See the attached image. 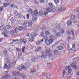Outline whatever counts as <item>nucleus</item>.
<instances>
[{
    "mask_svg": "<svg viewBox=\"0 0 79 79\" xmlns=\"http://www.w3.org/2000/svg\"><path fill=\"white\" fill-rule=\"evenodd\" d=\"M49 40L46 39L45 41L46 44L47 45H49L50 44H52L53 42V41L55 40L56 39L55 36L52 35H50L49 37Z\"/></svg>",
    "mask_w": 79,
    "mask_h": 79,
    "instance_id": "1",
    "label": "nucleus"
},
{
    "mask_svg": "<svg viewBox=\"0 0 79 79\" xmlns=\"http://www.w3.org/2000/svg\"><path fill=\"white\" fill-rule=\"evenodd\" d=\"M56 8L58 10V11L60 12H64V11H66V8L61 6H57Z\"/></svg>",
    "mask_w": 79,
    "mask_h": 79,
    "instance_id": "2",
    "label": "nucleus"
},
{
    "mask_svg": "<svg viewBox=\"0 0 79 79\" xmlns=\"http://www.w3.org/2000/svg\"><path fill=\"white\" fill-rule=\"evenodd\" d=\"M50 51H51L50 49H48L46 50L44 53H46V56L49 57H50L52 56V53Z\"/></svg>",
    "mask_w": 79,
    "mask_h": 79,
    "instance_id": "3",
    "label": "nucleus"
},
{
    "mask_svg": "<svg viewBox=\"0 0 79 79\" xmlns=\"http://www.w3.org/2000/svg\"><path fill=\"white\" fill-rule=\"evenodd\" d=\"M30 35L31 36V38L30 39L29 41V42H32L34 40V37H36V35H35V33H31Z\"/></svg>",
    "mask_w": 79,
    "mask_h": 79,
    "instance_id": "4",
    "label": "nucleus"
},
{
    "mask_svg": "<svg viewBox=\"0 0 79 79\" xmlns=\"http://www.w3.org/2000/svg\"><path fill=\"white\" fill-rule=\"evenodd\" d=\"M66 32L68 35H69L71 34V32L73 35V36H74V31H73V29H72L71 31L70 30H68L66 31Z\"/></svg>",
    "mask_w": 79,
    "mask_h": 79,
    "instance_id": "5",
    "label": "nucleus"
},
{
    "mask_svg": "<svg viewBox=\"0 0 79 79\" xmlns=\"http://www.w3.org/2000/svg\"><path fill=\"white\" fill-rule=\"evenodd\" d=\"M3 34L5 37H9V31L8 30H6L4 31Z\"/></svg>",
    "mask_w": 79,
    "mask_h": 79,
    "instance_id": "6",
    "label": "nucleus"
},
{
    "mask_svg": "<svg viewBox=\"0 0 79 79\" xmlns=\"http://www.w3.org/2000/svg\"><path fill=\"white\" fill-rule=\"evenodd\" d=\"M46 10L48 13L52 12V8H50L48 6H47L46 7Z\"/></svg>",
    "mask_w": 79,
    "mask_h": 79,
    "instance_id": "7",
    "label": "nucleus"
},
{
    "mask_svg": "<svg viewBox=\"0 0 79 79\" xmlns=\"http://www.w3.org/2000/svg\"><path fill=\"white\" fill-rule=\"evenodd\" d=\"M25 66L27 68H29L31 67V64L28 62H26L25 63Z\"/></svg>",
    "mask_w": 79,
    "mask_h": 79,
    "instance_id": "8",
    "label": "nucleus"
},
{
    "mask_svg": "<svg viewBox=\"0 0 79 79\" xmlns=\"http://www.w3.org/2000/svg\"><path fill=\"white\" fill-rule=\"evenodd\" d=\"M9 34L10 35H12V36L14 35V34H15V31L13 30H11L10 31Z\"/></svg>",
    "mask_w": 79,
    "mask_h": 79,
    "instance_id": "9",
    "label": "nucleus"
},
{
    "mask_svg": "<svg viewBox=\"0 0 79 79\" xmlns=\"http://www.w3.org/2000/svg\"><path fill=\"white\" fill-rule=\"evenodd\" d=\"M22 42L24 44H26V42H27V40L24 38H23L22 39Z\"/></svg>",
    "mask_w": 79,
    "mask_h": 79,
    "instance_id": "10",
    "label": "nucleus"
},
{
    "mask_svg": "<svg viewBox=\"0 0 79 79\" xmlns=\"http://www.w3.org/2000/svg\"><path fill=\"white\" fill-rule=\"evenodd\" d=\"M52 64L50 63H47V66L48 68L50 69H51L52 68Z\"/></svg>",
    "mask_w": 79,
    "mask_h": 79,
    "instance_id": "11",
    "label": "nucleus"
},
{
    "mask_svg": "<svg viewBox=\"0 0 79 79\" xmlns=\"http://www.w3.org/2000/svg\"><path fill=\"white\" fill-rule=\"evenodd\" d=\"M6 28V27L5 25H2L0 27V29L2 31H5Z\"/></svg>",
    "mask_w": 79,
    "mask_h": 79,
    "instance_id": "12",
    "label": "nucleus"
},
{
    "mask_svg": "<svg viewBox=\"0 0 79 79\" xmlns=\"http://www.w3.org/2000/svg\"><path fill=\"white\" fill-rule=\"evenodd\" d=\"M73 61L74 63H76L77 61H79V58L78 57H76L73 59Z\"/></svg>",
    "mask_w": 79,
    "mask_h": 79,
    "instance_id": "13",
    "label": "nucleus"
},
{
    "mask_svg": "<svg viewBox=\"0 0 79 79\" xmlns=\"http://www.w3.org/2000/svg\"><path fill=\"white\" fill-rule=\"evenodd\" d=\"M28 12L29 14H32L33 13V10H32V9L30 8L28 10Z\"/></svg>",
    "mask_w": 79,
    "mask_h": 79,
    "instance_id": "14",
    "label": "nucleus"
},
{
    "mask_svg": "<svg viewBox=\"0 0 79 79\" xmlns=\"http://www.w3.org/2000/svg\"><path fill=\"white\" fill-rule=\"evenodd\" d=\"M48 6L51 8H52L53 7V5L52 3L51 2H49V3H48Z\"/></svg>",
    "mask_w": 79,
    "mask_h": 79,
    "instance_id": "15",
    "label": "nucleus"
},
{
    "mask_svg": "<svg viewBox=\"0 0 79 79\" xmlns=\"http://www.w3.org/2000/svg\"><path fill=\"white\" fill-rule=\"evenodd\" d=\"M21 76L22 79H26V78H27V77L26 76L25 74L24 73H22L21 74Z\"/></svg>",
    "mask_w": 79,
    "mask_h": 79,
    "instance_id": "16",
    "label": "nucleus"
},
{
    "mask_svg": "<svg viewBox=\"0 0 79 79\" xmlns=\"http://www.w3.org/2000/svg\"><path fill=\"white\" fill-rule=\"evenodd\" d=\"M57 48L59 50H61L63 49V47L61 46H59L57 47Z\"/></svg>",
    "mask_w": 79,
    "mask_h": 79,
    "instance_id": "17",
    "label": "nucleus"
},
{
    "mask_svg": "<svg viewBox=\"0 0 79 79\" xmlns=\"http://www.w3.org/2000/svg\"><path fill=\"white\" fill-rule=\"evenodd\" d=\"M28 27H31V26H32V21L31 20H30L29 22L28 23Z\"/></svg>",
    "mask_w": 79,
    "mask_h": 79,
    "instance_id": "18",
    "label": "nucleus"
},
{
    "mask_svg": "<svg viewBox=\"0 0 79 79\" xmlns=\"http://www.w3.org/2000/svg\"><path fill=\"white\" fill-rule=\"evenodd\" d=\"M12 75L14 76H17V72L15 71H13L12 72Z\"/></svg>",
    "mask_w": 79,
    "mask_h": 79,
    "instance_id": "19",
    "label": "nucleus"
},
{
    "mask_svg": "<svg viewBox=\"0 0 79 79\" xmlns=\"http://www.w3.org/2000/svg\"><path fill=\"white\" fill-rule=\"evenodd\" d=\"M54 55H57L58 54V50H55L53 52Z\"/></svg>",
    "mask_w": 79,
    "mask_h": 79,
    "instance_id": "20",
    "label": "nucleus"
},
{
    "mask_svg": "<svg viewBox=\"0 0 79 79\" xmlns=\"http://www.w3.org/2000/svg\"><path fill=\"white\" fill-rule=\"evenodd\" d=\"M18 29L19 31H22L23 30V27L22 26H19L18 27Z\"/></svg>",
    "mask_w": 79,
    "mask_h": 79,
    "instance_id": "21",
    "label": "nucleus"
},
{
    "mask_svg": "<svg viewBox=\"0 0 79 79\" xmlns=\"http://www.w3.org/2000/svg\"><path fill=\"white\" fill-rule=\"evenodd\" d=\"M10 75L7 74L6 75H5L4 77L6 79H8L10 78Z\"/></svg>",
    "mask_w": 79,
    "mask_h": 79,
    "instance_id": "22",
    "label": "nucleus"
},
{
    "mask_svg": "<svg viewBox=\"0 0 79 79\" xmlns=\"http://www.w3.org/2000/svg\"><path fill=\"white\" fill-rule=\"evenodd\" d=\"M29 22H28V21L26 20L25 21L24 23H23V26H26V25H27V24Z\"/></svg>",
    "mask_w": 79,
    "mask_h": 79,
    "instance_id": "23",
    "label": "nucleus"
},
{
    "mask_svg": "<svg viewBox=\"0 0 79 79\" xmlns=\"http://www.w3.org/2000/svg\"><path fill=\"white\" fill-rule=\"evenodd\" d=\"M5 27L7 29H10L11 28V26L10 25H6Z\"/></svg>",
    "mask_w": 79,
    "mask_h": 79,
    "instance_id": "24",
    "label": "nucleus"
},
{
    "mask_svg": "<svg viewBox=\"0 0 79 79\" xmlns=\"http://www.w3.org/2000/svg\"><path fill=\"white\" fill-rule=\"evenodd\" d=\"M45 34L46 35H50V32L47 31H45Z\"/></svg>",
    "mask_w": 79,
    "mask_h": 79,
    "instance_id": "25",
    "label": "nucleus"
},
{
    "mask_svg": "<svg viewBox=\"0 0 79 79\" xmlns=\"http://www.w3.org/2000/svg\"><path fill=\"white\" fill-rule=\"evenodd\" d=\"M13 14L15 16H17L18 14V12L17 11L15 10L13 12Z\"/></svg>",
    "mask_w": 79,
    "mask_h": 79,
    "instance_id": "26",
    "label": "nucleus"
},
{
    "mask_svg": "<svg viewBox=\"0 0 79 79\" xmlns=\"http://www.w3.org/2000/svg\"><path fill=\"white\" fill-rule=\"evenodd\" d=\"M46 57V55L43 54L41 56H40V57L41 58V59H43V58H45Z\"/></svg>",
    "mask_w": 79,
    "mask_h": 79,
    "instance_id": "27",
    "label": "nucleus"
},
{
    "mask_svg": "<svg viewBox=\"0 0 79 79\" xmlns=\"http://www.w3.org/2000/svg\"><path fill=\"white\" fill-rule=\"evenodd\" d=\"M41 50V47H39L36 48V51H40Z\"/></svg>",
    "mask_w": 79,
    "mask_h": 79,
    "instance_id": "28",
    "label": "nucleus"
},
{
    "mask_svg": "<svg viewBox=\"0 0 79 79\" xmlns=\"http://www.w3.org/2000/svg\"><path fill=\"white\" fill-rule=\"evenodd\" d=\"M42 75H43L45 77H47V73H42Z\"/></svg>",
    "mask_w": 79,
    "mask_h": 79,
    "instance_id": "29",
    "label": "nucleus"
},
{
    "mask_svg": "<svg viewBox=\"0 0 79 79\" xmlns=\"http://www.w3.org/2000/svg\"><path fill=\"white\" fill-rule=\"evenodd\" d=\"M53 33L55 34L57 32V29H54L52 30Z\"/></svg>",
    "mask_w": 79,
    "mask_h": 79,
    "instance_id": "30",
    "label": "nucleus"
},
{
    "mask_svg": "<svg viewBox=\"0 0 79 79\" xmlns=\"http://www.w3.org/2000/svg\"><path fill=\"white\" fill-rule=\"evenodd\" d=\"M70 19L72 20L74 19H75V16L74 15H71L70 16Z\"/></svg>",
    "mask_w": 79,
    "mask_h": 79,
    "instance_id": "31",
    "label": "nucleus"
},
{
    "mask_svg": "<svg viewBox=\"0 0 79 79\" xmlns=\"http://www.w3.org/2000/svg\"><path fill=\"white\" fill-rule=\"evenodd\" d=\"M3 53L5 55H7L8 53V51L7 50H5L3 52Z\"/></svg>",
    "mask_w": 79,
    "mask_h": 79,
    "instance_id": "32",
    "label": "nucleus"
},
{
    "mask_svg": "<svg viewBox=\"0 0 79 79\" xmlns=\"http://www.w3.org/2000/svg\"><path fill=\"white\" fill-rule=\"evenodd\" d=\"M60 35V33L58 32L56 33L55 36L56 37H59Z\"/></svg>",
    "mask_w": 79,
    "mask_h": 79,
    "instance_id": "33",
    "label": "nucleus"
},
{
    "mask_svg": "<svg viewBox=\"0 0 79 79\" xmlns=\"http://www.w3.org/2000/svg\"><path fill=\"white\" fill-rule=\"evenodd\" d=\"M68 25H71L72 24V21L71 20H69L67 23Z\"/></svg>",
    "mask_w": 79,
    "mask_h": 79,
    "instance_id": "34",
    "label": "nucleus"
},
{
    "mask_svg": "<svg viewBox=\"0 0 79 79\" xmlns=\"http://www.w3.org/2000/svg\"><path fill=\"white\" fill-rule=\"evenodd\" d=\"M38 15L40 16H42L43 15V12H42L41 11H40L38 13Z\"/></svg>",
    "mask_w": 79,
    "mask_h": 79,
    "instance_id": "35",
    "label": "nucleus"
},
{
    "mask_svg": "<svg viewBox=\"0 0 79 79\" xmlns=\"http://www.w3.org/2000/svg\"><path fill=\"white\" fill-rule=\"evenodd\" d=\"M33 13L34 15H37L38 14V12H37V10H35L34 11Z\"/></svg>",
    "mask_w": 79,
    "mask_h": 79,
    "instance_id": "36",
    "label": "nucleus"
},
{
    "mask_svg": "<svg viewBox=\"0 0 79 79\" xmlns=\"http://www.w3.org/2000/svg\"><path fill=\"white\" fill-rule=\"evenodd\" d=\"M17 69H18V70L20 71H22V68H21L20 66H19L17 67Z\"/></svg>",
    "mask_w": 79,
    "mask_h": 79,
    "instance_id": "37",
    "label": "nucleus"
},
{
    "mask_svg": "<svg viewBox=\"0 0 79 79\" xmlns=\"http://www.w3.org/2000/svg\"><path fill=\"white\" fill-rule=\"evenodd\" d=\"M51 77V74L50 75H48V76L46 77V79H50Z\"/></svg>",
    "mask_w": 79,
    "mask_h": 79,
    "instance_id": "38",
    "label": "nucleus"
},
{
    "mask_svg": "<svg viewBox=\"0 0 79 79\" xmlns=\"http://www.w3.org/2000/svg\"><path fill=\"white\" fill-rule=\"evenodd\" d=\"M40 43H41V41H36V44L37 45H39V44H40Z\"/></svg>",
    "mask_w": 79,
    "mask_h": 79,
    "instance_id": "39",
    "label": "nucleus"
},
{
    "mask_svg": "<svg viewBox=\"0 0 79 79\" xmlns=\"http://www.w3.org/2000/svg\"><path fill=\"white\" fill-rule=\"evenodd\" d=\"M48 14V12L45 11L43 13V15H44V16H46V15Z\"/></svg>",
    "mask_w": 79,
    "mask_h": 79,
    "instance_id": "40",
    "label": "nucleus"
},
{
    "mask_svg": "<svg viewBox=\"0 0 79 79\" xmlns=\"http://www.w3.org/2000/svg\"><path fill=\"white\" fill-rule=\"evenodd\" d=\"M75 17L77 18V19H79V14H76Z\"/></svg>",
    "mask_w": 79,
    "mask_h": 79,
    "instance_id": "41",
    "label": "nucleus"
},
{
    "mask_svg": "<svg viewBox=\"0 0 79 79\" xmlns=\"http://www.w3.org/2000/svg\"><path fill=\"white\" fill-rule=\"evenodd\" d=\"M54 2L55 3H59L60 1L59 0H54Z\"/></svg>",
    "mask_w": 79,
    "mask_h": 79,
    "instance_id": "42",
    "label": "nucleus"
},
{
    "mask_svg": "<svg viewBox=\"0 0 79 79\" xmlns=\"http://www.w3.org/2000/svg\"><path fill=\"white\" fill-rule=\"evenodd\" d=\"M73 69H76V68H77V66L76 65H73Z\"/></svg>",
    "mask_w": 79,
    "mask_h": 79,
    "instance_id": "43",
    "label": "nucleus"
},
{
    "mask_svg": "<svg viewBox=\"0 0 79 79\" xmlns=\"http://www.w3.org/2000/svg\"><path fill=\"white\" fill-rule=\"evenodd\" d=\"M21 66L23 70H25V69H26V67H25V66H24V65H21Z\"/></svg>",
    "mask_w": 79,
    "mask_h": 79,
    "instance_id": "44",
    "label": "nucleus"
},
{
    "mask_svg": "<svg viewBox=\"0 0 79 79\" xmlns=\"http://www.w3.org/2000/svg\"><path fill=\"white\" fill-rule=\"evenodd\" d=\"M55 11H56V9L55 7L53 8H52V12H55Z\"/></svg>",
    "mask_w": 79,
    "mask_h": 79,
    "instance_id": "45",
    "label": "nucleus"
},
{
    "mask_svg": "<svg viewBox=\"0 0 79 79\" xmlns=\"http://www.w3.org/2000/svg\"><path fill=\"white\" fill-rule=\"evenodd\" d=\"M7 64H4V69H6L7 68Z\"/></svg>",
    "mask_w": 79,
    "mask_h": 79,
    "instance_id": "46",
    "label": "nucleus"
},
{
    "mask_svg": "<svg viewBox=\"0 0 79 79\" xmlns=\"http://www.w3.org/2000/svg\"><path fill=\"white\" fill-rule=\"evenodd\" d=\"M71 69H69L68 72V74H70L71 73Z\"/></svg>",
    "mask_w": 79,
    "mask_h": 79,
    "instance_id": "47",
    "label": "nucleus"
},
{
    "mask_svg": "<svg viewBox=\"0 0 79 79\" xmlns=\"http://www.w3.org/2000/svg\"><path fill=\"white\" fill-rule=\"evenodd\" d=\"M7 5H8V4H7V3H4L3 4V6L4 7H6V6H7Z\"/></svg>",
    "mask_w": 79,
    "mask_h": 79,
    "instance_id": "48",
    "label": "nucleus"
},
{
    "mask_svg": "<svg viewBox=\"0 0 79 79\" xmlns=\"http://www.w3.org/2000/svg\"><path fill=\"white\" fill-rule=\"evenodd\" d=\"M10 67H11V65H10V64H9L8 65H7L6 69H9V68H10Z\"/></svg>",
    "mask_w": 79,
    "mask_h": 79,
    "instance_id": "49",
    "label": "nucleus"
},
{
    "mask_svg": "<svg viewBox=\"0 0 79 79\" xmlns=\"http://www.w3.org/2000/svg\"><path fill=\"white\" fill-rule=\"evenodd\" d=\"M27 29V27H22V30L23 31H24L25 29Z\"/></svg>",
    "mask_w": 79,
    "mask_h": 79,
    "instance_id": "50",
    "label": "nucleus"
},
{
    "mask_svg": "<svg viewBox=\"0 0 79 79\" xmlns=\"http://www.w3.org/2000/svg\"><path fill=\"white\" fill-rule=\"evenodd\" d=\"M22 50L23 53H24L25 51V47H24L22 48Z\"/></svg>",
    "mask_w": 79,
    "mask_h": 79,
    "instance_id": "51",
    "label": "nucleus"
},
{
    "mask_svg": "<svg viewBox=\"0 0 79 79\" xmlns=\"http://www.w3.org/2000/svg\"><path fill=\"white\" fill-rule=\"evenodd\" d=\"M18 31L19 30H18V28H17L16 27L15 28V30L14 31L15 32H18Z\"/></svg>",
    "mask_w": 79,
    "mask_h": 79,
    "instance_id": "52",
    "label": "nucleus"
},
{
    "mask_svg": "<svg viewBox=\"0 0 79 79\" xmlns=\"http://www.w3.org/2000/svg\"><path fill=\"white\" fill-rule=\"evenodd\" d=\"M42 29H43V30H46L47 29V27H46L45 26H44V27L42 28Z\"/></svg>",
    "mask_w": 79,
    "mask_h": 79,
    "instance_id": "53",
    "label": "nucleus"
},
{
    "mask_svg": "<svg viewBox=\"0 0 79 79\" xmlns=\"http://www.w3.org/2000/svg\"><path fill=\"white\" fill-rule=\"evenodd\" d=\"M3 7L1 6L0 7V11H2L3 10Z\"/></svg>",
    "mask_w": 79,
    "mask_h": 79,
    "instance_id": "54",
    "label": "nucleus"
},
{
    "mask_svg": "<svg viewBox=\"0 0 79 79\" xmlns=\"http://www.w3.org/2000/svg\"><path fill=\"white\" fill-rule=\"evenodd\" d=\"M18 40H18V39H16V40H12V41H14V42H18Z\"/></svg>",
    "mask_w": 79,
    "mask_h": 79,
    "instance_id": "55",
    "label": "nucleus"
},
{
    "mask_svg": "<svg viewBox=\"0 0 79 79\" xmlns=\"http://www.w3.org/2000/svg\"><path fill=\"white\" fill-rule=\"evenodd\" d=\"M20 56H22V53H21L19 54V58H20Z\"/></svg>",
    "mask_w": 79,
    "mask_h": 79,
    "instance_id": "56",
    "label": "nucleus"
},
{
    "mask_svg": "<svg viewBox=\"0 0 79 79\" xmlns=\"http://www.w3.org/2000/svg\"><path fill=\"white\" fill-rule=\"evenodd\" d=\"M72 48L73 49H74V48H75V44H73L72 45Z\"/></svg>",
    "mask_w": 79,
    "mask_h": 79,
    "instance_id": "57",
    "label": "nucleus"
},
{
    "mask_svg": "<svg viewBox=\"0 0 79 79\" xmlns=\"http://www.w3.org/2000/svg\"><path fill=\"white\" fill-rule=\"evenodd\" d=\"M15 6V5L14 4H11L10 5V7L11 8H13L14 6Z\"/></svg>",
    "mask_w": 79,
    "mask_h": 79,
    "instance_id": "58",
    "label": "nucleus"
},
{
    "mask_svg": "<svg viewBox=\"0 0 79 79\" xmlns=\"http://www.w3.org/2000/svg\"><path fill=\"white\" fill-rule=\"evenodd\" d=\"M40 2H41L42 3H44L45 1L44 0H40Z\"/></svg>",
    "mask_w": 79,
    "mask_h": 79,
    "instance_id": "59",
    "label": "nucleus"
},
{
    "mask_svg": "<svg viewBox=\"0 0 79 79\" xmlns=\"http://www.w3.org/2000/svg\"><path fill=\"white\" fill-rule=\"evenodd\" d=\"M44 35V32H42L41 34L40 35V37H42Z\"/></svg>",
    "mask_w": 79,
    "mask_h": 79,
    "instance_id": "60",
    "label": "nucleus"
},
{
    "mask_svg": "<svg viewBox=\"0 0 79 79\" xmlns=\"http://www.w3.org/2000/svg\"><path fill=\"white\" fill-rule=\"evenodd\" d=\"M61 33H62V34H64V31L63 30H62L61 31Z\"/></svg>",
    "mask_w": 79,
    "mask_h": 79,
    "instance_id": "61",
    "label": "nucleus"
},
{
    "mask_svg": "<svg viewBox=\"0 0 79 79\" xmlns=\"http://www.w3.org/2000/svg\"><path fill=\"white\" fill-rule=\"evenodd\" d=\"M16 50L17 51V52H20V49H19V48H16Z\"/></svg>",
    "mask_w": 79,
    "mask_h": 79,
    "instance_id": "62",
    "label": "nucleus"
},
{
    "mask_svg": "<svg viewBox=\"0 0 79 79\" xmlns=\"http://www.w3.org/2000/svg\"><path fill=\"white\" fill-rule=\"evenodd\" d=\"M34 2H35V4H36V5H37L39 3L38 2H37V1H35Z\"/></svg>",
    "mask_w": 79,
    "mask_h": 79,
    "instance_id": "63",
    "label": "nucleus"
},
{
    "mask_svg": "<svg viewBox=\"0 0 79 79\" xmlns=\"http://www.w3.org/2000/svg\"><path fill=\"white\" fill-rule=\"evenodd\" d=\"M35 60H36V59L34 58L32 59V61L34 62H35Z\"/></svg>",
    "mask_w": 79,
    "mask_h": 79,
    "instance_id": "64",
    "label": "nucleus"
}]
</instances>
